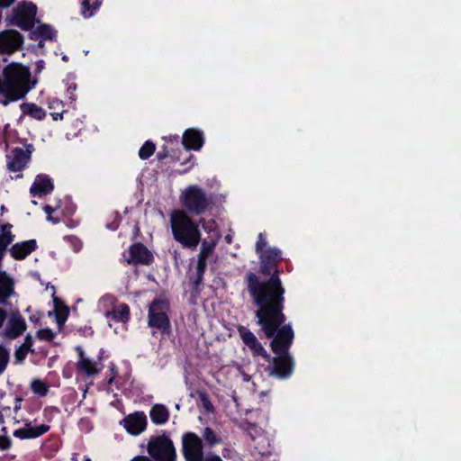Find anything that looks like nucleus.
Here are the masks:
<instances>
[{"mask_svg": "<svg viewBox=\"0 0 461 461\" xmlns=\"http://www.w3.org/2000/svg\"><path fill=\"white\" fill-rule=\"evenodd\" d=\"M259 273L267 279H261L256 273L249 271L244 276L248 294L253 303H262L285 299V288L280 278L283 272L278 264L283 260L282 252L275 247L267 248L264 253L258 255Z\"/></svg>", "mask_w": 461, "mask_h": 461, "instance_id": "obj_1", "label": "nucleus"}, {"mask_svg": "<svg viewBox=\"0 0 461 461\" xmlns=\"http://www.w3.org/2000/svg\"><path fill=\"white\" fill-rule=\"evenodd\" d=\"M285 299L280 298L262 303H253L257 310V323L267 339H272L270 348L274 354H290L289 350L294 339L291 323L285 324L284 313Z\"/></svg>", "mask_w": 461, "mask_h": 461, "instance_id": "obj_2", "label": "nucleus"}, {"mask_svg": "<svg viewBox=\"0 0 461 461\" xmlns=\"http://www.w3.org/2000/svg\"><path fill=\"white\" fill-rule=\"evenodd\" d=\"M31 71L28 67L21 63H10L3 70L1 78L5 99L0 100L5 106L12 102L18 101L34 87L35 81H32Z\"/></svg>", "mask_w": 461, "mask_h": 461, "instance_id": "obj_3", "label": "nucleus"}, {"mask_svg": "<svg viewBox=\"0 0 461 461\" xmlns=\"http://www.w3.org/2000/svg\"><path fill=\"white\" fill-rule=\"evenodd\" d=\"M170 223L174 239L184 248L194 249L201 242L199 226L186 212L175 211L171 214Z\"/></svg>", "mask_w": 461, "mask_h": 461, "instance_id": "obj_4", "label": "nucleus"}, {"mask_svg": "<svg viewBox=\"0 0 461 461\" xmlns=\"http://www.w3.org/2000/svg\"><path fill=\"white\" fill-rule=\"evenodd\" d=\"M181 203L193 215L203 214L213 204L212 196L198 185H189L181 194Z\"/></svg>", "mask_w": 461, "mask_h": 461, "instance_id": "obj_5", "label": "nucleus"}, {"mask_svg": "<svg viewBox=\"0 0 461 461\" xmlns=\"http://www.w3.org/2000/svg\"><path fill=\"white\" fill-rule=\"evenodd\" d=\"M169 310L170 305L167 298H155L149 306L148 326L157 329L163 336L169 335L171 333Z\"/></svg>", "mask_w": 461, "mask_h": 461, "instance_id": "obj_6", "label": "nucleus"}, {"mask_svg": "<svg viewBox=\"0 0 461 461\" xmlns=\"http://www.w3.org/2000/svg\"><path fill=\"white\" fill-rule=\"evenodd\" d=\"M37 6L32 2L22 1L6 16L8 25H14L23 31H32L36 23Z\"/></svg>", "mask_w": 461, "mask_h": 461, "instance_id": "obj_7", "label": "nucleus"}, {"mask_svg": "<svg viewBox=\"0 0 461 461\" xmlns=\"http://www.w3.org/2000/svg\"><path fill=\"white\" fill-rule=\"evenodd\" d=\"M182 452L185 461H211L213 458H221L217 455L204 457L203 440L194 432H185L183 434Z\"/></svg>", "mask_w": 461, "mask_h": 461, "instance_id": "obj_8", "label": "nucleus"}, {"mask_svg": "<svg viewBox=\"0 0 461 461\" xmlns=\"http://www.w3.org/2000/svg\"><path fill=\"white\" fill-rule=\"evenodd\" d=\"M148 453L155 461H176V458L173 441L166 434L151 438Z\"/></svg>", "mask_w": 461, "mask_h": 461, "instance_id": "obj_9", "label": "nucleus"}, {"mask_svg": "<svg viewBox=\"0 0 461 461\" xmlns=\"http://www.w3.org/2000/svg\"><path fill=\"white\" fill-rule=\"evenodd\" d=\"M276 357L266 359L269 364L265 368L268 376L279 380L289 378L294 371V360L290 354L279 353Z\"/></svg>", "mask_w": 461, "mask_h": 461, "instance_id": "obj_10", "label": "nucleus"}, {"mask_svg": "<svg viewBox=\"0 0 461 461\" xmlns=\"http://www.w3.org/2000/svg\"><path fill=\"white\" fill-rule=\"evenodd\" d=\"M123 257L128 265L149 266L154 262L152 252L141 242L132 243Z\"/></svg>", "mask_w": 461, "mask_h": 461, "instance_id": "obj_11", "label": "nucleus"}, {"mask_svg": "<svg viewBox=\"0 0 461 461\" xmlns=\"http://www.w3.org/2000/svg\"><path fill=\"white\" fill-rule=\"evenodd\" d=\"M23 35L15 30H5L0 32V54L13 53L22 48Z\"/></svg>", "mask_w": 461, "mask_h": 461, "instance_id": "obj_12", "label": "nucleus"}, {"mask_svg": "<svg viewBox=\"0 0 461 461\" xmlns=\"http://www.w3.org/2000/svg\"><path fill=\"white\" fill-rule=\"evenodd\" d=\"M147 423V416L143 411L131 413L120 421L125 430L133 436L142 433L146 429Z\"/></svg>", "mask_w": 461, "mask_h": 461, "instance_id": "obj_13", "label": "nucleus"}, {"mask_svg": "<svg viewBox=\"0 0 461 461\" xmlns=\"http://www.w3.org/2000/svg\"><path fill=\"white\" fill-rule=\"evenodd\" d=\"M239 330L243 343L251 351L253 357H262L265 360L270 358V354L267 352L253 332L244 327H241Z\"/></svg>", "mask_w": 461, "mask_h": 461, "instance_id": "obj_14", "label": "nucleus"}, {"mask_svg": "<svg viewBox=\"0 0 461 461\" xmlns=\"http://www.w3.org/2000/svg\"><path fill=\"white\" fill-rule=\"evenodd\" d=\"M30 160V152L23 148H14L11 154L7 156V167L12 172L23 170Z\"/></svg>", "mask_w": 461, "mask_h": 461, "instance_id": "obj_15", "label": "nucleus"}, {"mask_svg": "<svg viewBox=\"0 0 461 461\" xmlns=\"http://www.w3.org/2000/svg\"><path fill=\"white\" fill-rule=\"evenodd\" d=\"M204 143L203 131L196 129H187L182 137V145L186 150H200Z\"/></svg>", "mask_w": 461, "mask_h": 461, "instance_id": "obj_16", "label": "nucleus"}, {"mask_svg": "<svg viewBox=\"0 0 461 461\" xmlns=\"http://www.w3.org/2000/svg\"><path fill=\"white\" fill-rule=\"evenodd\" d=\"M54 185L51 178L47 175H38L31 185L30 193L32 196L42 197L51 193Z\"/></svg>", "mask_w": 461, "mask_h": 461, "instance_id": "obj_17", "label": "nucleus"}, {"mask_svg": "<svg viewBox=\"0 0 461 461\" xmlns=\"http://www.w3.org/2000/svg\"><path fill=\"white\" fill-rule=\"evenodd\" d=\"M26 328V322L21 314H13L4 330L5 337L14 339L20 337Z\"/></svg>", "mask_w": 461, "mask_h": 461, "instance_id": "obj_18", "label": "nucleus"}, {"mask_svg": "<svg viewBox=\"0 0 461 461\" xmlns=\"http://www.w3.org/2000/svg\"><path fill=\"white\" fill-rule=\"evenodd\" d=\"M50 429V425L41 424L40 426L31 427L30 423L26 422L24 428L15 429L13 435L20 439H33L47 433Z\"/></svg>", "mask_w": 461, "mask_h": 461, "instance_id": "obj_19", "label": "nucleus"}, {"mask_svg": "<svg viewBox=\"0 0 461 461\" xmlns=\"http://www.w3.org/2000/svg\"><path fill=\"white\" fill-rule=\"evenodd\" d=\"M37 249L35 240L14 243L10 249L11 257L15 260H23Z\"/></svg>", "mask_w": 461, "mask_h": 461, "instance_id": "obj_20", "label": "nucleus"}, {"mask_svg": "<svg viewBox=\"0 0 461 461\" xmlns=\"http://www.w3.org/2000/svg\"><path fill=\"white\" fill-rule=\"evenodd\" d=\"M76 350L79 357L77 361L78 371L86 374L87 376H94L97 375L101 370V368L98 367L97 362L86 357L81 347H77Z\"/></svg>", "mask_w": 461, "mask_h": 461, "instance_id": "obj_21", "label": "nucleus"}, {"mask_svg": "<svg viewBox=\"0 0 461 461\" xmlns=\"http://www.w3.org/2000/svg\"><path fill=\"white\" fill-rule=\"evenodd\" d=\"M149 417L155 425H163L168 421L170 412L166 405L156 403L149 411Z\"/></svg>", "mask_w": 461, "mask_h": 461, "instance_id": "obj_22", "label": "nucleus"}, {"mask_svg": "<svg viewBox=\"0 0 461 461\" xmlns=\"http://www.w3.org/2000/svg\"><path fill=\"white\" fill-rule=\"evenodd\" d=\"M106 317L116 322L127 323L131 317L130 306L125 303H120L112 311L107 312Z\"/></svg>", "mask_w": 461, "mask_h": 461, "instance_id": "obj_23", "label": "nucleus"}, {"mask_svg": "<svg viewBox=\"0 0 461 461\" xmlns=\"http://www.w3.org/2000/svg\"><path fill=\"white\" fill-rule=\"evenodd\" d=\"M30 39L33 41H53L57 37V32L47 23L40 24L34 31H30Z\"/></svg>", "mask_w": 461, "mask_h": 461, "instance_id": "obj_24", "label": "nucleus"}, {"mask_svg": "<svg viewBox=\"0 0 461 461\" xmlns=\"http://www.w3.org/2000/svg\"><path fill=\"white\" fill-rule=\"evenodd\" d=\"M14 293V281L6 272H0V304H5Z\"/></svg>", "mask_w": 461, "mask_h": 461, "instance_id": "obj_25", "label": "nucleus"}, {"mask_svg": "<svg viewBox=\"0 0 461 461\" xmlns=\"http://www.w3.org/2000/svg\"><path fill=\"white\" fill-rule=\"evenodd\" d=\"M20 109L23 114L38 121H42L46 117L45 110L34 103H23L20 104Z\"/></svg>", "mask_w": 461, "mask_h": 461, "instance_id": "obj_26", "label": "nucleus"}, {"mask_svg": "<svg viewBox=\"0 0 461 461\" xmlns=\"http://www.w3.org/2000/svg\"><path fill=\"white\" fill-rule=\"evenodd\" d=\"M53 304L56 314V321L59 326L63 325L68 317L69 309L64 302L53 294Z\"/></svg>", "mask_w": 461, "mask_h": 461, "instance_id": "obj_27", "label": "nucleus"}, {"mask_svg": "<svg viewBox=\"0 0 461 461\" xmlns=\"http://www.w3.org/2000/svg\"><path fill=\"white\" fill-rule=\"evenodd\" d=\"M32 345H33V339H32V336L30 334L26 335V337L24 339V342L19 348H17L14 351V358H15L16 362H18V363L23 362L26 358L28 353L30 351H32V352L33 351L32 349Z\"/></svg>", "mask_w": 461, "mask_h": 461, "instance_id": "obj_28", "label": "nucleus"}, {"mask_svg": "<svg viewBox=\"0 0 461 461\" xmlns=\"http://www.w3.org/2000/svg\"><path fill=\"white\" fill-rule=\"evenodd\" d=\"M104 0H82L80 13L85 18L92 17L99 10Z\"/></svg>", "mask_w": 461, "mask_h": 461, "instance_id": "obj_29", "label": "nucleus"}, {"mask_svg": "<svg viewBox=\"0 0 461 461\" xmlns=\"http://www.w3.org/2000/svg\"><path fill=\"white\" fill-rule=\"evenodd\" d=\"M31 389L35 394L44 397L48 394L50 387L47 383L37 378L32 381Z\"/></svg>", "mask_w": 461, "mask_h": 461, "instance_id": "obj_30", "label": "nucleus"}, {"mask_svg": "<svg viewBox=\"0 0 461 461\" xmlns=\"http://www.w3.org/2000/svg\"><path fill=\"white\" fill-rule=\"evenodd\" d=\"M216 247V241L213 240H204L202 242L200 253L198 254V258L208 259L214 251Z\"/></svg>", "mask_w": 461, "mask_h": 461, "instance_id": "obj_31", "label": "nucleus"}, {"mask_svg": "<svg viewBox=\"0 0 461 461\" xmlns=\"http://www.w3.org/2000/svg\"><path fill=\"white\" fill-rule=\"evenodd\" d=\"M203 438L205 441V443L210 447H214L215 445L221 443V438L215 433V431L210 428V427H206L204 429H203Z\"/></svg>", "mask_w": 461, "mask_h": 461, "instance_id": "obj_32", "label": "nucleus"}, {"mask_svg": "<svg viewBox=\"0 0 461 461\" xmlns=\"http://www.w3.org/2000/svg\"><path fill=\"white\" fill-rule=\"evenodd\" d=\"M156 150V144L152 140H147L139 150V157L142 160L149 158Z\"/></svg>", "mask_w": 461, "mask_h": 461, "instance_id": "obj_33", "label": "nucleus"}, {"mask_svg": "<svg viewBox=\"0 0 461 461\" xmlns=\"http://www.w3.org/2000/svg\"><path fill=\"white\" fill-rule=\"evenodd\" d=\"M15 235L14 233H0V261L5 257V252L8 246L14 241Z\"/></svg>", "mask_w": 461, "mask_h": 461, "instance_id": "obj_34", "label": "nucleus"}, {"mask_svg": "<svg viewBox=\"0 0 461 461\" xmlns=\"http://www.w3.org/2000/svg\"><path fill=\"white\" fill-rule=\"evenodd\" d=\"M9 352L2 345H0V375L5 372L9 362Z\"/></svg>", "mask_w": 461, "mask_h": 461, "instance_id": "obj_35", "label": "nucleus"}, {"mask_svg": "<svg viewBox=\"0 0 461 461\" xmlns=\"http://www.w3.org/2000/svg\"><path fill=\"white\" fill-rule=\"evenodd\" d=\"M55 333L49 328L41 329L37 331V338L41 340L51 341Z\"/></svg>", "mask_w": 461, "mask_h": 461, "instance_id": "obj_36", "label": "nucleus"}, {"mask_svg": "<svg viewBox=\"0 0 461 461\" xmlns=\"http://www.w3.org/2000/svg\"><path fill=\"white\" fill-rule=\"evenodd\" d=\"M267 244V242L266 240L265 235L260 232L258 236V240L256 242V253L258 255H260V253H264L265 250L267 249L266 248Z\"/></svg>", "mask_w": 461, "mask_h": 461, "instance_id": "obj_37", "label": "nucleus"}, {"mask_svg": "<svg viewBox=\"0 0 461 461\" xmlns=\"http://www.w3.org/2000/svg\"><path fill=\"white\" fill-rule=\"evenodd\" d=\"M12 447V440L8 436H0V450L5 451Z\"/></svg>", "mask_w": 461, "mask_h": 461, "instance_id": "obj_38", "label": "nucleus"}, {"mask_svg": "<svg viewBox=\"0 0 461 461\" xmlns=\"http://www.w3.org/2000/svg\"><path fill=\"white\" fill-rule=\"evenodd\" d=\"M207 267V259L198 258L197 265H196V273L197 274H203L206 271Z\"/></svg>", "mask_w": 461, "mask_h": 461, "instance_id": "obj_39", "label": "nucleus"}, {"mask_svg": "<svg viewBox=\"0 0 461 461\" xmlns=\"http://www.w3.org/2000/svg\"><path fill=\"white\" fill-rule=\"evenodd\" d=\"M169 156V150L167 145L161 147V150L157 153V159L162 161Z\"/></svg>", "mask_w": 461, "mask_h": 461, "instance_id": "obj_40", "label": "nucleus"}, {"mask_svg": "<svg viewBox=\"0 0 461 461\" xmlns=\"http://www.w3.org/2000/svg\"><path fill=\"white\" fill-rule=\"evenodd\" d=\"M77 90V85L72 83L68 86L67 95L71 101H75L77 96L75 95V91Z\"/></svg>", "mask_w": 461, "mask_h": 461, "instance_id": "obj_41", "label": "nucleus"}, {"mask_svg": "<svg viewBox=\"0 0 461 461\" xmlns=\"http://www.w3.org/2000/svg\"><path fill=\"white\" fill-rule=\"evenodd\" d=\"M203 276H204L203 274H197L196 273V276L193 280V285H194V289H196V290L199 289L200 285L203 283Z\"/></svg>", "mask_w": 461, "mask_h": 461, "instance_id": "obj_42", "label": "nucleus"}, {"mask_svg": "<svg viewBox=\"0 0 461 461\" xmlns=\"http://www.w3.org/2000/svg\"><path fill=\"white\" fill-rule=\"evenodd\" d=\"M201 400H202V402L203 403L204 408L207 411L212 410L213 406L211 403V402L209 401V399H208V397H207V395L205 393L201 394Z\"/></svg>", "mask_w": 461, "mask_h": 461, "instance_id": "obj_43", "label": "nucleus"}, {"mask_svg": "<svg viewBox=\"0 0 461 461\" xmlns=\"http://www.w3.org/2000/svg\"><path fill=\"white\" fill-rule=\"evenodd\" d=\"M16 0H0V10L10 7Z\"/></svg>", "mask_w": 461, "mask_h": 461, "instance_id": "obj_44", "label": "nucleus"}, {"mask_svg": "<svg viewBox=\"0 0 461 461\" xmlns=\"http://www.w3.org/2000/svg\"><path fill=\"white\" fill-rule=\"evenodd\" d=\"M59 107L63 108V104L61 101L55 99L52 102H50V105H49L50 109H57Z\"/></svg>", "mask_w": 461, "mask_h": 461, "instance_id": "obj_45", "label": "nucleus"}, {"mask_svg": "<svg viewBox=\"0 0 461 461\" xmlns=\"http://www.w3.org/2000/svg\"><path fill=\"white\" fill-rule=\"evenodd\" d=\"M13 228V225L9 222L7 223H5L3 224L1 227H0V231L1 233H5V232H8V233H13L11 231V229Z\"/></svg>", "mask_w": 461, "mask_h": 461, "instance_id": "obj_46", "label": "nucleus"}, {"mask_svg": "<svg viewBox=\"0 0 461 461\" xmlns=\"http://www.w3.org/2000/svg\"><path fill=\"white\" fill-rule=\"evenodd\" d=\"M63 113H64V110L62 109L61 112L51 113L50 115L54 121L62 120Z\"/></svg>", "mask_w": 461, "mask_h": 461, "instance_id": "obj_47", "label": "nucleus"}, {"mask_svg": "<svg viewBox=\"0 0 461 461\" xmlns=\"http://www.w3.org/2000/svg\"><path fill=\"white\" fill-rule=\"evenodd\" d=\"M7 317V312L3 308H0V328L3 326L5 319Z\"/></svg>", "mask_w": 461, "mask_h": 461, "instance_id": "obj_48", "label": "nucleus"}, {"mask_svg": "<svg viewBox=\"0 0 461 461\" xmlns=\"http://www.w3.org/2000/svg\"><path fill=\"white\" fill-rule=\"evenodd\" d=\"M194 157L190 154L188 158L185 161V163H190V166L188 167V168H186L184 171H182V173H185L188 169L192 168L194 166Z\"/></svg>", "mask_w": 461, "mask_h": 461, "instance_id": "obj_49", "label": "nucleus"}, {"mask_svg": "<svg viewBox=\"0 0 461 461\" xmlns=\"http://www.w3.org/2000/svg\"><path fill=\"white\" fill-rule=\"evenodd\" d=\"M43 211L45 212V213L47 214V216H50L52 214V212L55 211V209L50 205V204H46L44 205L43 207Z\"/></svg>", "mask_w": 461, "mask_h": 461, "instance_id": "obj_50", "label": "nucleus"}, {"mask_svg": "<svg viewBox=\"0 0 461 461\" xmlns=\"http://www.w3.org/2000/svg\"><path fill=\"white\" fill-rule=\"evenodd\" d=\"M131 461H152L150 460L149 457L147 456H136L134 457Z\"/></svg>", "mask_w": 461, "mask_h": 461, "instance_id": "obj_51", "label": "nucleus"}, {"mask_svg": "<svg viewBox=\"0 0 461 461\" xmlns=\"http://www.w3.org/2000/svg\"><path fill=\"white\" fill-rule=\"evenodd\" d=\"M47 221L54 223V224H57L59 222V218H54V216L52 215H50V216H47Z\"/></svg>", "mask_w": 461, "mask_h": 461, "instance_id": "obj_52", "label": "nucleus"}, {"mask_svg": "<svg viewBox=\"0 0 461 461\" xmlns=\"http://www.w3.org/2000/svg\"><path fill=\"white\" fill-rule=\"evenodd\" d=\"M170 140V142H171L172 144H174V143H175V144H176V145H177V144H178V142H179V137H178L177 135H176V136H174L172 139L170 138V140Z\"/></svg>", "mask_w": 461, "mask_h": 461, "instance_id": "obj_53", "label": "nucleus"}, {"mask_svg": "<svg viewBox=\"0 0 461 461\" xmlns=\"http://www.w3.org/2000/svg\"><path fill=\"white\" fill-rule=\"evenodd\" d=\"M110 371L112 372L113 375H117V374H118L117 368H116V366L114 365H113L110 367Z\"/></svg>", "mask_w": 461, "mask_h": 461, "instance_id": "obj_54", "label": "nucleus"}, {"mask_svg": "<svg viewBox=\"0 0 461 461\" xmlns=\"http://www.w3.org/2000/svg\"><path fill=\"white\" fill-rule=\"evenodd\" d=\"M115 376H116V375H112V376L108 379L107 384H112L113 383L114 379H115Z\"/></svg>", "mask_w": 461, "mask_h": 461, "instance_id": "obj_55", "label": "nucleus"}, {"mask_svg": "<svg viewBox=\"0 0 461 461\" xmlns=\"http://www.w3.org/2000/svg\"><path fill=\"white\" fill-rule=\"evenodd\" d=\"M42 68H43V61H42V60H41V61L37 64V69H38V70H41Z\"/></svg>", "mask_w": 461, "mask_h": 461, "instance_id": "obj_56", "label": "nucleus"}, {"mask_svg": "<svg viewBox=\"0 0 461 461\" xmlns=\"http://www.w3.org/2000/svg\"><path fill=\"white\" fill-rule=\"evenodd\" d=\"M200 223H203V228L206 230V227L204 226V223H205L204 219H201Z\"/></svg>", "mask_w": 461, "mask_h": 461, "instance_id": "obj_57", "label": "nucleus"}, {"mask_svg": "<svg viewBox=\"0 0 461 461\" xmlns=\"http://www.w3.org/2000/svg\"><path fill=\"white\" fill-rule=\"evenodd\" d=\"M84 461H92V460H91V458H90V457H88V456H85V457H84Z\"/></svg>", "mask_w": 461, "mask_h": 461, "instance_id": "obj_58", "label": "nucleus"}, {"mask_svg": "<svg viewBox=\"0 0 461 461\" xmlns=\"http://www.w3.org/2000/svg\"><path fill=\"white\" fill-rule=\"evenodd\" d=\"M211 461H222V459L221 458H213Z\"/></svg>", "mask_w": 461, "mask_h": 461, "instance_id": "obj_59", "label": "nucleus"}, {"mask_svg": "<svg viewBox=\"0 0 461 461\" xmlns=\"http://www.w3.org/2000/svg\"><path fill=\"white\" fill-rule=\"evenodd\" d=\"M89 331H90V334H93L94 333V330H92L91 327L88 328Z\"/></svg>", "mask_w": 461, "mask_h": 461, "instance_id": "obj_60", "label": "nucleus"}, {"mask_svg": "<svg viewBox=\"0 0 461 461\" xmlns=\"http://www.w3.org/2000/svg\"><path fill=\"white\" fill-rule=\"evenodd\" d=\"M208 223H211L212 225L215 223V221L213 220L208 221Z\"/></svg>", "mask_w": 461, "mask_h": 461, "instance_id": "obj_61", "label": "nucleus"}, {"mask_svg": "<svg viewBox=\"0 0 461 461\" xmlns=\"http://www.w3.org/2000/svg\"><path fill=\"white\" fill-rule=\"evenodd\" d=\"M2 431H4L5 433H6V428H5V427H4V428L2 429Z\"/></svg>", "mask_w": 461, "mask_h": 461, "instance_id": "obj_62", "label": "nucleus"}, {"mask_svg": "<svg viewBox=\"0 0 461 461\" xmlns=\"http://www.w3.org/2000/svg\"><path fill=\"white\" fill-rule=\"evenodd\" d=\"M68 58L66 56L63 57V60H67Z\"/></svg>", "mask_w": 461, "mask_h": 461, "instance_id": "obj_63", "label": "nucleus"}]
</instances>
